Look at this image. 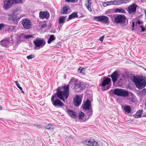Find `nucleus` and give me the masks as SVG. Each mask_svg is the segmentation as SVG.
I'll list each match as a JSON object with an SVG mask.
<instances>
[{
	"label": "nucleus",
	"mask_w": 146,
	"mask_h": 146,
	"mask_svg": "<svg viewBox=\"0 0 146 146\" xmlns=\"http://www.w3.org/2000/svg\"><path fill=\"white\" fill-rule=\"evenodd\" d=\"M85 143L89 146H98L99 145L97 142L94 139H88L86 140Z\"/></svg>",
	"instance_id": "nucleus-11"
},
{
	"label": "nucleus",
	"mask_w": 146,
	"mask_h": 146,
	"mask_svg": "<svg viewBox=\"0 0 146 146\" xmlns=\"http://www.w3.org/2000/svg\"><path fill=\"white\" fill-rule=\"evenodd\" d=\"M74 114H73V115H74V117H75L76 116V115L74 113Z\"/></svg>",
	"instance_id": "nucleus-52"
},
{
	"label": "nucleus",
	"mask_w": 146,
	"mask_h": 146,
	"mask_svg": "<svg viewBox=\"0 0 146 146\" xmlns=\"http://www.w3.org/2000/svg\"><path fill=\"white\" fill-rule=\"evenodd\" d=\"M47 27V25L46 24H44L41 26V28H44Z\"/></svg>",
	"instance_id": "nucleus-44"
},
{
	"label": "nucleus",
	"mask_w": 146,
	"mask_h": 146,
	"mask_svg": "<svg viewBox=\"0 0 146 146\" xmlns=\"http://www.w3.org/2000/svg\"><path fill=\"white\" fill-rule=\"evenodd\" d=\"M66 18V17L64 16L61 17L59 19L58 23L59 24H63Z\"/></svg>",
	"instance_id": "nucleus-27"
},
{
	"label": "nucleus",
	"mask_w": 146,
	"mask_h": 146,
	"mask_svg": "<svg viewBox=\"0 0 146 146\" xmlns=\"http://www.w3.org/2000/svg\"><path fill=\"white\" fill-rule=\"evenodd\" d=\"M125 112L127 114L130 113L131 111V109L130 107L129 106H126L124 107Z\"/></svg>",
	"instance_id": "nucleus-25"
},
{
	"label": "nucleus",
	"mask_w": 146,
	"mask_h": 146,
	"mask_svg": "<svg viewBox=\"0 0 146 146\" xmlns=\"http://www.w3.org/2000/svg\"><path fill=\"white\" fill-rule=\"evenodd\" d=\"M78 0H74V3L77 2Z\"/></svg>",
	"instance_id": "nucleus-49"
},
{
	"label": "nucleus",
	"mask_w": 146,
	"mask_h": 146,
	"mask_svg": "<svg viewBox=\"0 0 146 146\" xmlns=\"http://www.w3.org/2000/svg\"><path fill=\"white\" fill-rule=\"evenodd\" d=\"M56 97L54 95L51 98V101L53 105L55 107H61L63 106L64 104L59 99L55 100Z\"/></svg>",
	"instance_id": "nucleus-7"
},
{
	"label": "nucleus",
	"mask_w": 146,
	"mask_h": 146,
	"mask_svg": "<svg viewBox=\"0 0 146 146\" xmlns=\"http://www.w3.org/2000/svg\"><path fill=\"white\" fill-rule=\"evenodd\" d=\"M33 37V36L32 35H25L24 36V38L26 39H27L28 38Z\"/></svg>",
	"instance_id": "nucleus-38"
},
{
	"label": "nucleus",
	"mask_w": 146,
	"mask_h": 146,
	"mask_svg": "<svg viewBox=\"0 0 146 146\" xmlns=\"http://www.w3.org/2000/svg\"><path fill=\"white\" fill-rule=\"evenodd\" d=\"M115 13H125L126 11L121 8H116L115 10Z\"/></svg>",
	"instance_id": "nucleus-24"
},
{
	"label": "nucleus",
	"mask_w": 146,
	"mask_h": 146,
	"mask_svg": "<svg viewBox=\"0 0 146 146\" xmlns=\"http://www.w3.org/2000/svg\"><path fill=\"white\" fill-rule=\"evenodd\" d=\"M73 0H65V1L66 2H70L71 1L72 2L73 1Z\"/></svg>",
	"instance_id": "nucleus-46"
},
{
	"label": "nucleus",
	"mask_w": 146,
	"mask_h": 146,
	"mask_svg": "<svg viewBox=\"0 0 146 146\" xmlns=\"http://www.w3.org/2000/svg\"><path fill=\"white\" fill-rule=\"evenodd\" d=\"M23 27L25 29H30L32 26V22L31 21L27 18L23 19L21 22Z\"/></svg>",
	"instance_id": "nucleus-9"
},
{
	"label": "nucleus",
	"mask_w": 146,
	"mask_h": 146,
	"mask_svg": "<svg viewBox=\"0 0 146 146\" xmlns=\"http://www.w3.org/2000/svg\"><path fill=\"white\" fill-rule=\"evenodd\" d=\"M18 10H18L17 9H15L14 11V12H15V13L17 12L18 11Z\"/></svg>",
	"instance_id": "nucleus-48"
},
{
	"label": "nucleus",
	"mask_w": 146,
	"mask_h": 146,
	"mask_svg": "<svg viewBox=\"0 0 146 146\" xmlns=\"http://www.w3.org/2000/svg\"><path fill=\"white\" fill-rule=\"evenodd\" d=\"M115 0L113 1H107L104 2L103 3L106 5V6H108L110 5H116Z\"/></svg>",
	"instance_id": "nucleus-28"
},
{
	"label": "nucleus",
	"mask_w": 146,
	"mask_h": 146,
	"mask_svg": "<svg viewBox=\"0 0 146 146\" xmlns=\"http://www.w3.org/2000/svg\"><path fill=\"white\" fill-rule=\"evenodd\" d=\"M94 19L97 21L101 22L104 24H109L110 21L108 17L105 16H100L94 17Z\"/></svg>",
	"instance_id": "nucleus-6"
},
{
	"label": "nucleus",
	"mask_w": 146,
	"mask_h": 146,
	"mask_svg": "<svg viewBox=\"0 0 146 146\" xmlns=\"http://www.w3.org/2000/svg\"><path fill=\"white\" fill-rule=\"evenodd\" d=\"M113 93L114 95L118 96L127 97L129 95L127 91L121 88L114 89Z\"/></svg>",
	"instance_id": "nucleus-4"
},
{
	"label": "nucleus",
	"mask_w": 146,
	"mask_h": 146,
	"mask_svg": "<svg viewBox=\"0 0 146 146\" xmlns=\"http://www.w3.org/2000/svg\"><path fill=\"white\" fill-rule=\"evenodd\" d=\"M133 79L136 87L138 89H141L146 86V79L139 78L136 76H134Z\"/></svg>",
	"instance_id": "nucleus-2"
},
{
	"label": "nucleus",
	"mask_w": 146,
	"mask_h": 146,
	"mask_svg": "<svg viewBox=\"0 0 146 146\" xmlns=\"http://www.w3.org/2000/svg\"><path fill=\"white\" fill-rule=\"evenodd\" d=\"M83 108L85 110H89L92 108L90 101L89 99H87L82 105Z\"/></svg>",
	"instance_id": "nucleus-15"
},
{
	"label": "nucleus",
	"mask_w": 146,
	"mask_h": 146,
	"mask_svg": "<svg viewBox=\"0 0 146 146\" xmlns=\"http://www.w3.org/2000/svg\"><path fill=\"white\" fill-rule=\"evenodd\" d=\"M37 127L39 128H40L41 127V126L39 125H36Z\"/></svg>",
	"instance_id": "nucleus-47"
},
{
	"label": "nucleus",
	"mask_w": 146,
	"mask_h": 146,
	"mask_svg": "<svg viewBox=\"0 0 146 146\" xmlns=\"http://www.w3.org/2000/svg\"><path fill=\"white\" fill-rule=\"evenodd\" d=\"M145 16L146 17V10H145Z\"/></svg>",
	"instance_id": "nucleus-53"
},
{
	"label": "nucleus",
	"mask_w": 146,
	"mask_h": 146,
	"mask_svg": "<svg viewBox=\"0 0 146 146\" xmlns=\"http://www.w3.org/2000/svg\"><path fill=\"white\" fill-rule=\"evenodd\" d=\"M68 8L66 6H65L61 9L60 13L61 14H66L68 12Z\"/></svg>",
	"instance_id": "nucleus-23"
},
{
	"label": "nucleus",
	"mask_w": 146,
	"mask_h": 146,
	"mask_svg": "<svg viewBox=\"0 0 146 146\" xmlns=\"http://www.w3.org/2000/svg\"><path fill=\"white\" fill-rule=\"evenodd\" d=\"M143 111V110H139L137 112L136 114L137 116V118H139L141 116Z\"/></svg>",
	"instance_id": "nucleus-32"
},
{
	"label": "nucleus",
	"mask_w": 146,
	"mask_h": 146,
	"mask_svg": "<svg viewBox=\"0 0 146 146\" xmlns=\"http://www.w3.org/2000/svg\"><path fill=\"white\" fill-rule=\"evenodd\" d=\"M125 16L123 15H118L114 18V22L116 24H119L120 25L125 23L126 20Z\"/></svg>",
	"instance_id": "nucleus-5"
},
{
	"label": "nucleus",
	"mask_w": 146,
	"mask_h": 146,
	"mask_svg": "<svg viewBox=\"0 0 146 146\" xmlns=\"http://www.w3.org/2000/svg\"><path fill=\"white\" fill-rule=\"evenodd\" d=\"M82 101L81 98L78 96H76L74 98V104L78 107L81 104Z\"/></svg>",
	"instance_id": "nucleus-14"
},
{
	"label": "nucleus",
	"mask_w": 146,
	"mask_h": 146,
	"mask_svg": "<svg viewBox=\"0 0 146 146\" xmlns=\"http://www.w3.org/2000/svg\"><path fill=\"white\" fill-rule=\"evenodd\" d=\"M84 87L83 82L78 79H75L74 81V89L75 90L79 92L83 90Z\"/></svg>",
	"instance_id": "nucleus-3"
},
{
	"label": "nucleus",
	"mask_w": 146,
	"mask_h": 146,
	"mask_svg": "<svg viewBox=\"0 0 146 146\" xmlns=\"http://www.w3.org/2000/svg\"><path fill=\"white\" fill-rule=\"evenodd\" d=\"M84 115V113L82 112H81L79 113L78 116V119L81 122H85L86 121V120L89 118V117H88L87 119H83Z\"/></svg>",
	"instance_id": "nucleus-19"
},
{
	"label": "nucleus",
	"mask_w": 146,
	"mask_h": 146,
	"mask_svg": "<svg viewBox=\"0 0 146 146\" xmlns=\"http://www.w3.org/2000/svg\"><path fill=\"white\" fill-rule=\"evenodd\" d=\"M46 129L50 130H53L54 129L53 125L52 123L48 124L45 127Z\"/></svg>",
	"instance_id": "nucleus-30"
},
{
	"label": "nucleus",
	"mask_w": 146,
	"mask_h": 146,
	"mask_svg": "<svg viewBox=\"0 0 146 146\" xmlns=\"http://www.w3.org/2000/svg\"><path fill=\"white\" fill-rule=\"evenodd\" d=\"M55 39L56 38L54 37V35H51L48 40L47 42L48 44H50L52 41L55 40Z\"/></svg>",
	"instance_id": "nucleus-29"
},
{
	"label": "nucleus",
	"mask_w": 146,
	"mask_h": 146,
	"mask_svg": "<svg viewBox=\"0 0 146 146\" xmlns=\"http://www.w3.org/2000/svg\"><path fill=\"white\" fill-rule=\"evenodd\" d=\"M134 26H135V23L134 22H133L132 23V27H133V29H132V30H134V29H133V27H134Z\"/></svg>",
	"instance_id": "nucleus-45"
},
{
	"label": "nucleus",
	"mask_w": 146,
	"mask_h": 146,
	"mask_svg": "<svg viewBox=\"0 0 146 146\" xmlns=\"http://www.w3.org/2000/svg\"><path fill=\"white\" fill-rule=\"evenodd\" d=\"M35 57V55L33 54H31L29 56H27V58L28 60H30L32 59V58H34V57Z\"/></svg>",
	"instance_id": "nucleus-37"
},
{
	"label": "nucleus",
	"mask_w": 146,
	"mask_h": 146,
	"mask_svg": "<svg viewBox=\"0 0 146 146\" xmlns=\"http://www.w3.org/2000/svg\"><path fill=\"white\" fill-rule=\"evenodd\" d=\"M88 111L87 112V114L88 116H91L93 114V110L92 108H90L89 110H87Z\"/></svg>",
	"instance_id": "nucleus-34"
},
{
	"label": "nucleus",
	"mask_w": 146,
	"mask_h": 146,
	"mask_svg": "<svg viewBox=\"0 0 146 146\" xmlns=\"http://www.w3.org/2000/svg\"><path fill=\"white\" fill-rule=\"evenodd\" d=\"M15 82L18 87V88L21 91V92L22 93H23V94H24V92L23 91V89L20 86L19 84L18 83V82L17 81H15Z\"/></svg>",
	"instance_id": "nucleus-33"
},
{
	"label": "nucleus",
	"mask_w": 146,
	"mask_h": 146,
	"mask_svg": "<svg viewBox=\"0 0 146 146\" xmlns=\"http://www.w3.org/2000/svg\"><path fill=\"white\" fill-rule=\"evenodd\" d=\"M111 82V79L109 78L105 77L103 81L101 84V86L103 87L107 85H108Z\"/></svg>",
	"instance_id": "nucleus-17"
},
{
	"label": "nucleus",
	"mask_w": 146,
	"mask_h": 146,
	"mask_svg": "<svg viewBox=\"0 0 146 146\" xmlns=\"http://www.w3.org/2000/svg\"><path fill=\"white\" fill-rule=\"evenodd\" d=\"M104 38V36H102L99 39V40L101 42H102L103 41V40Z\"/></svg>",
	"instance_id": "nucleus-43"
},
{
	"label": "nucleus",
	"mask_w": 146,
	"mask_h": 146,
	"mask_svg": "<svg viewBox=\"0 0 146 146\" xmlns=\"http://www.w3.org/2000/svg\"><path fill=\"white\" fill-rule=\"evenodd\" d=\"M3 8L5 9H7L10 8L13 5L12 0H4Z\"/></svg>",
	"instance_id": "nucleus-12"
},
{
	"label": "nucleus",
	"mask_w": 146,
	"mask_h": 146,
	"mask_svg": "<svg viewBox=\"0 0 146 146\" xmlns=\"http://www.w3.org/2000/svg\"><path fill=\"white\" fill-rule=\"evenodd\" d=\"M122 4H126L129 3L130 1V0H121Z\"/></svg>",
	"instance_id": "nucleus-39"
},
{
	"label": "nucleus",
	"mask_w": 146,
	"mask_h": 146,
	"mask_svg": "<svg viewBox=\"0 0 146 146\" xmlns=\"http://www.w3.org/2000/svg\"><path fill=\"white\" fill-rule=\"evenodd\" d=\"M5 26V25L3 23L0 24V31L1 29L4 28Z\"/></svg>",
	"instance_id": "nucleus-40"
},
{
	"label": "nucleus",
	"mask_w": 146,
	"mask_h": 146,
	"mask_svg": "<svg viewBox=\"0 0 146 146\" xmlns=\"http://www.w3.org/2000/svg\"><path fill=\"white\" fill-rule=\"evenodd\" d=\"M24 0H12L13 5L14 4H21L23 2Z\"/></svg>",
	"instance_id": "nucleus-31"
},
{
	"label": "nucleus",
	"mask_w": 146,
	"mask_h": 146,
	"mask_svg": "<svg viewBox=\"0 0 146 146\" xmlns=\"http://www.w3.org/2000/svg\"><path fill=\"white\" fill-rule=\"evenodd\" d=\"M39 17L40 19L46 18L47 19L50 15L49 14L47 11H40L39 13Z\"/></svg>",
	"instance_id": "nucleus-16"
},
{
	"label": "nucleus",
	"mask_w": 146,
	"mask_h": 146,
	"mask_svg": "<svg viewBox=\"0 0 146 146\" xmlns=\"http://www.w3.org/2000/svg\"><path fill=\"white\" fill-rule=\"evenodd\" d=\"M140 27L141 28V32H143L146 30L145 29L144 27L143 26H140Z\"/></svg>",
	"instance_id": "nucleus-42"
},
{
	"label": "nucleus",
	"mask_w": 146,
	"mask_h": 146,
	"mask_svg": "<svg viewBox=\"0 0 146 146\" xmlns=\"http://www.w3.org/2000/svg\"><path fill=\"white\" fill-rule=\"evenodd\" d=\"M116 5H120L122 4L121 0H116Z\"/></svg>",
	"instance_id": "nucleus-36"
},
{
	"label": "nucleus",
	"mask_w": 146,
	"mask_h": 146,
	"mask_svg": "<svg viewBox=\"0 0 146 146\" xmlns=\"http://www.w3.org/2000/svg\"><path fill=\"white\" fill-rule=\"evenodd\" d=\"M9 19L12 21L14 22L17 19V15L14 13L12 14H10L8 15Z\"/></svg>",
	"instance_id": "nucleus-20"
},
{
	"label": "nucleus",
	"mask_w": 146,
	"mask_h": 146,
	"mask_svg": "<svg viewBox=\"0 0 146 146\" xmlns=\"http://www.w3.org/2000/svg\"><path fill=\"white\" fill-rule=\"evenodd\" d=\"M119 74L117 71H115L112 73L110 77L113 83H115L118 79Z\"/></svg>",
	"instance_id": "nucleus-13"
},
{
	"label": "nucleus",
	"mask_w": 146,
	"mask_h": 146,
	"mask_svg": "<svg viewBox=\"0 0 146 146\" xmlns=\"http://www.w3.org/2000/svg\"><path fill=\"white\" fill-rule=\"evenodd\" d=\"M137 5L135 3L132 4L128 7L127 10L130 14H134L136 13Z\"/></svg>",
	"instance_id": "nucleus-10"
},
{
	"label": "nucleus",
	"mask_w": 146,
	"mask_h": 146,
	"mask_svg": "<svg viewBox=\"0 0 146 146\" xmlns=\"http://www.w3.org/2000/svg\"><path fill=\"white\" fill-rule=\"evenodd\" d=\"M84 16H83L82 13H78V14L77 13H74V18L75 17L76 18H79L80 17H83Z\"/></svg>",
	"instance_id": "nucleus-26"
},
{
	"label": "nucleus",
	"mask_w": 146,
	"mask_h": 146,
	"mask_svg": "<svg viewBox=\"0 0 146 146\" xmlns=\"http://www.w3.org/2000/svg\"><path fill=\"white\" fill-rule=\"evenodd\" d=\"M57 44H58V45H60V46H61V44H59V43H58Z\"/></svg>",
	"instance_id": "nucleus-54"
},
{
	"label": "nucleus",
	"mask_w": 146,
	"mask_h": 146,
	"mask_svg": "<svg viewBox=\"0 0 146 146\" xmlns=\"http://www.w3.org/2000/svg\"><path fill=\"white\" fill-rule=\"evenodd\" d=\"M78 72L79 73L81 74L82 75H85L86 74V71L85 68L83 67H80L78 69Z\"/></svg>",
	"instance_id": "nucleus-22"
},
{
	"label": "nucleus",
	"mask_w": 146,
	"mask_h": 146,
	"mask_svg": "<svg viewBox=\"0 0 146 146\" xmlns=\"http://www.w3.org/2000/svg\"><path fill=\"white\" fill-rule=\"evenodd\" d=\"M69 86L68 85H65L61 87H58L56 90L57 91L56 95L63 102L65 101L69 95Z\"/></svg>",
	"instance_id": "nucleus-1"
},
{
	"label": "nucleus",
	"mask_w": 146,
	"mask_h": 146,
	"mask_svg": "<svg viewBox=\"0 0 146 146\" xmlns=\"http://www.w3.org/2000/svg\"><path fill=\"white\" fill-rule=\"evenodd\" d=\"M9 40L7 39H3L0 41V44L2 46L6 47L9 46Z\"/></svg>",
	"instance_id": "nucleus-18"
},
{
	"label": "nucleus",
	"mask_w": 146,
	"mask_h": 146,
	"mask_svg": "<svg viewBox=\"0 0 146 146\" xmlns=\"http://www.w3.org/2000/svg\"><path fill=\"white\" fill-rule=\"evenodd\" d=\"M73 18V13H72L71 15H69L68 18V19H71Z\"/></svg>",
	"instance_id": "nucleus-41"
},
{
	"label": "nucleus",
	"mask_w": 146,
	"mask_h": 146,
	"mask_svg": "<svg viewBox=\"0 0 146 146\" xmlns=\"http://www.w3.org/2000/svg\"><path fill=\"white\" fill-rule=\"evenodd\" d=\"M67 112L68 115L71 117H73V111L72 110L68 109L67 110Z\"/></svg>",
	"instance_id": "nucleus-35"
},
{
	"label": "nucleus",
	"mask_w": 146,
	"mask_h": 146,
	"mask_svg": "<svg viewBox=\"0 0 146 146\" xmlns=\"http://www.w3.org/2000/svg\"><path fill=\"white\" fill-rule=\"evenodd\" d=\"M33 43L36 47H43L45 45L46 42L43 38H37L33 41Z\"/></svg>",
	"instance_id": "nucleus-8"
},
{
	"label": "nucleus",
	"mask_w": 146,
	"mask_h": 146,
	"mask_svg": "<svg viewBox=\"0 0 146 146\" xmlns=\"http://www.w3.org/2000/svg\"><path fill=\"white\" fill-rule=\"evenodd\" d=\"M2 109V106L0 105V110H1Z\"/></svg>",
	"instance_id": "nucleus-50"
},
{
	"label": "nucleus",
	"mask_w": 146,
	"mask_h": 146,
	"mask_svg": "<svg viewBox=\"0 0 146 146\" xmlns=\"http://www.w3.org/2000/svg\"><path fill=\"white\" fill-rule=\"evenodd\" d=\"M143 117H146V113H145V115H143Z\"/></svg>",
	"instance_id": "nucleus-51"
},
{
	"label": "nucleus",
	"mask_w": 146,
	"mask_h": 146,
	"mask_svg": "<svg viewBox=\"0 0 146 146\" xmlns=\"http://www.w3.org/2000/svg\"><path fill=\"white\" fill-rule=\"evenodd\" d=\"M91 0H87L86 3L85 4L86 8L90 12H91L92 11L91 7Z\"/></svg>",
	"instance_id": "nucleus-21"
}]
</instances>
